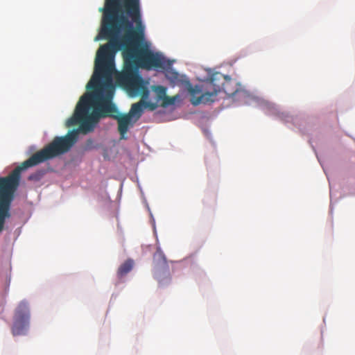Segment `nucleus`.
Returning a JSON list of instances; mask_svg holds the SVG:
<instances>
[{
  "instance_id": "1",
  "label": "nucleus",
  "mask_w": 355,
  "mask_h": 355,
  "mask_svg": "<svg viewBox=\"0 0 355 355\" xmlns=\"http://www.w3.org/2000/svg\"><path fill=\"white\" fill-rule=\"evenodd\" d=\"M99 37L109 42L101 46L95 61L102 60L104 68L112 65V76L115 72L114 58L123 49L124 69L116 72V84L125 89L130 96L142 94L147 97L149 91L137 69H165L171 62L154 53L147 46H139L144 40L145 27L142 24L140 0H105Z\"/></svg>"
},
{
  "instance_id": "2",
  "label": "nucleus",
  "mask_w": 355,
  "mask_h": 355,
  "mask_svg": "<svg viewBox=\"0 0 355 355\" xmlns=\"http://www.w3.org/2000/svg\"><path fill=\"white\" fill-rule=\"evenodd\" d=\"M102 60L95 61L93 76L87 84V92L79 99L73 114L67 119L66 125L78 123L79 128L62 137H55L44 148L16 167L8 176H0V233L6 219L10 217V207L21 179V173L30 167L68 152L76 144L79 132L86 134L102 118L113 116L117 108L112 103L115 87L112 83V65L103 69Z\"/></svg>"
},
{
  "instance_id": "3",
  "label": "nucleus",
  "mask_w": 355,
  "mask_h": 355,
  "mask_svg": "<svg viewBox=\"0 0 355 355\" xmlns=\"http://www.w3.org/2000/svg\"><path fill=\"white\" fill-rule=\"evenodd\" d=\"M223 90L229 96H234L239 92V88L234 80L227 78L220 73H215L202 87L196 85L189 89L191 96V103L196 106L215 101L218 92Z\"/></svg>"
},
{
  "instance_id": "4",
  "label": "nucleus",
  "mask_w": 355,
  "mask_h": 355,
  "mask_svg": "<svg viewBox=\"0 0 355 355\" xmlns=\"http://www.w3.org/2000/svg\"><path fill=\"white\" fill-rule=\"evenodd\" d=\"M30 310L26 302H21L15 310L12 333L14 336L26 334L29 327Z\"/></svg>"
},
{
  "instance_id": "5",
  "label": "nucleus",
  "mask_w": 355,
  "mask_h": 355,
  "mask_svg": "<svg viewBox=\"0 0 355 355\" xmlns=\"http://www.w3.org/2000/svg\"><path fill=\"white\" fill-rule=\"evenodd\" d=\"M154 261H155V277L159 282L160 284L164 285L169 282L170 277H167L166 282L162 279V274L168 275V266L166 261V258L164 253L158 249L154 254Z\"/></svg>"
},
{
  "instance_id": "6",
  "label": "nucleus",
  "mask_w": 355,
  "mask_h": 355,
  "mask_svg": "<svg viewBox=\"0 0 355 355\" xmlns=\"http://www.w3.org/2000/svg\"><path fill=\"white\" fill-rule=\"evenodd\" d=\"M118 122V130L121 139H125V135L127 133L129 126L132 125V117L128 114L119 115L117 113H113V116Z\"/></svg>"
},
{
  "instance_id": "7",
  "label": "nucleus",
  "mask_w": 355,
  "mask_h": 355,
  "mask_svg": "<svg viewBox=\"0 0 355 355\" xmlns=\"http://www.w3.org/2000/svg\"><path fill=\"white\" fill-rule=\"evenodd\" d=\"M165 76L173 86L187 84L189 85L188 89L193 87L189 81L186 80L185 76L180 75L177 71L171 68L166 69Z\"/></svg>"
},
{
  "instance_id": "8",
  "label": "nucleus",
  "mask_w": 355,
  "mask_h": 355,
  "mask_svg": "<svg viewBox=\"0 0 355 355\" xmlns=\"http://www.w3.org/2000/svg\"><path fill=\"white\" fill-rule=\"evenodd\" d=\"M137 94V96H138ZM141 96V99L136 103H134L132 105L130 110L128 113L129 115H130L131 117L136 116V120H137L140 116H141L144 107V99L148 98V96L147 97L143 98L142 94H140Z\"/></svg>"
},
{
  "instance_id": "9",
  "label": "nucleus",
  "mask_w": 355,
  "mask_h": 355,
  "mask_svg": "<svg viewBox=\"0 0 355 355\" xmlns=\"http://www.w3.org/2000/svg\"><path fill=\"white\" fill-rule=\"evenodd\" d=\"M134 261L131 259H128L123 263H122L117 270V276L119 278H122L130 272L133 268Z\"/></svg>"
},
{
  "instance_id": "10",
  "label": "nucleus",
  "mask_w": 355,
  "mask_h": 355,
  "mask_svg": "<svg viewBox=\"0 0 355 355\" xmlns=\"http://www.w3.org/2000/svg\"><path fill=\"white\" fill-rule=\"evenodd\" d=\"M179 98L178 95L174 96H168L166 95V96L162 100V106L164 107H168V105H174L176 100Z\"/></svg>"
},
{
  "instance_id": "11",
  "label": "nucleus",
  "mask_w": 355,
  "mask_h": 355,
  "mask_svg": "<svg viewBox=\"0 0 355 355\" xmlns=\"http://www.w3.org/2000/svg\"><path fill=\"white\" fill-rule=\"evenodd\" d=\"M153 89L156 92L159 100H163L166 95V89L164 86L158 85L155 87Z\"/></svg>"
},
{
  "instance_id": "12",
  "label": "nucleus",
  "mask_w": 355,
  "mask_h": 355,
  "mask_svg": "<svg viewBox=\"0 0 355 355\" xmlns=\"http://www.w3.org/2000/svg\"><path fill=\"white\" fill-rule=\"evenodd\" d=\"M144 109H148L150 111H154L157 107V104L150 101H146L144 99Z\"/></svg>"
},
{
  "instance_id": "13",
  "label": "nucleus",
  "mask_w": 355,
  "mask_h": 355,
  "mask_svg": "<svg viewBox=\"0 0 355 355\" xmlns=\"http://www.w3.org/2000/svg\"><path fill=\"white\" fill-rule=\"evenodd\" d=\"M94 148V146L93 140L91 139H87L85 144L84 149L85 150H89L93 149Z\"/></svg>"
},
{
  "instance_id": "14",
  "label": "nucleus",
  "mask_w": 355,
  "mask_h": 355,
  "mask_svg": "<svg viewBox=\"0 0 355 355\" xmlns=\"http://www.w3.org/2000/svg\"><path fill=\"white\" fill-rule=\"evenodd\" d=\"M29 180H37L38 178L36 175H31L28 178Z\"/></svg>"
}]
</instances>
